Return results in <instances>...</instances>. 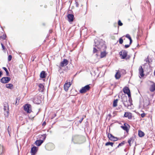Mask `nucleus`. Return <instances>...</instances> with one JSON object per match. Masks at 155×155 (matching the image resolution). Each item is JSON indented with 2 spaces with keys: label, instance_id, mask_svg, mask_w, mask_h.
Segmentation results:
<instances>
[{
  "label": "nucleus",
  "instance_id": "obj_1",
  "mask_svg": "<svg viewBox=\"0 0 155 155\" xmlns=\"http://www.w3.org/2000/svg\"><path fill=\"white\" fill-rule=\"evenodd\" d=\"M94 42L95 43V45H94L95 47L93 48V53H95L97 51V50L95 48L96 47H97L98 49L100 50L103 49L104 48L105 49V45L102 41L101 42L98 41L97 40L95 39L94 41Z\"/></svg>",
  "mask_w": 155,
  "mask_h": 155
},
{
  "label": "nucleus",
  "instance_id": "obj_2",
  "mask_svg": "<svg viewBox=\"0 0 155 155\" xmlns=\"http://www.w3.org/2000/svg\"><path fill=\"white\" fill-rule=\"evenodd\" d=\"M127 51L124 50H123L121 51L119 54L120 56H121V58L122 59H126V60L129 59L130 58L129 56H127Z\"/></svg>",
  "mask_w": 155,
  "mask_h": 155
},
{
  "label": "nucleus",
  "instance_id": "obj_3",
  "mask_svg": "<svg viewBox=\"0 0 155 155\" xmlns=\"http://www.w3.org/2000/svg\"><path fill=\"white\" fill-rule=\"evenodd\" d=\"M41 136L43 137V140H36L35 143V144L36 145L38 146H40L43 142L44 140H45V139L46 137V134H44L43 135H42Z\"/></svg>",
  "mask_w": 155,
  "mask_h": 155
},
{
  "label": "nucleus",
  "instance_id": "obj_4",
  "mask_svg": "<svg viewBox=\"0 0 155 155\" xmlns=\"http://www.w3.org/2000/svg\"><path fill=\"white\" fill-rule=\"evenodd\" d=\"M91 87L89 86V85H87L84 87L81 88V89L80 90L79 92L81 94L85 93L87 91H89Z\"/></svg>",
  "mask_w": 155,
  "mask_h": 155
},
{
  "label": "nucleus",
  "instance_id": "obj_5",
  "mask_svg": "<svg viewBox=\"0 0 155 155\" xmlns=\"http://www.w3.org/2000/svg\"><path fill=\"white\" fill-rule=\"evenodd\" d=\"M4 107L5 115V116H8L9 114V107L8 103L5 102L4 104Z\"/></svg>",
  "mask_w": 155,
  "mask_h": 155
},
{
  "label": "nucleus",
  "instance_id": "obj_6",
  "mask_svg": "<svg viewBox=\"0 0 155 155\" xmlns=\"http://www.w3.org/2000/svg\"><path fill=\"white\" fill-rule=\"evenodd\" d=\"M11 80V78L9 77H4L0 80L1 82L2 83H7Z\"/></svg>",
  "mask_w": 155,
  "mask_h": 155
},
{
  "label": "nucleus",
  "instance_id": "obj_7",
  "mask_svg": "<svg viewBox=\"0 0 155 155\" xmlns=\"http://www.w3.org/2000/svg\"><path fill=\"white\" fill-rule=\"evenodd\" d=\"M31 106L30 104H26L24 107V110L28 113H30L31 111Z\"/></svg>",
  "mask_w": 155,
  "mask_h": 155
},
{
  "label": "nucleus",
  "instance_id": "obj_8",
  "mask_svg": "<svg viewBox=\"0 0 155 155\" xmlns=\"http://www.w3.org/2000/svg\"><path fill=\"white\" fill-rule=\"evenodd\" d=\"M123 92L125 94H127L129 98L131 97V94L130 90L129 88L128 87H125L123 89Z\"/></svg>",
  "mask_w": 155,
  "mask_h": 155
},
{
  "label": "nucleus",
  "instance_id": "obj_9",
  "mask_svg": "<svg viewBox=\"0 0 155 155\" xmlns=\"http://www.w3.org/2000/svg\"><path fill=\"white\" fill-rule=\"evenodd\" d=\"M108 137L110 140L114 141H117L118 140V138L114 137L112 134H108Z\"/></svg>",
  "mask_w": 155,
  "mask_h": 155
},
{
  "label": "nucleus",
  "instance_id": "obj_10",
  "mask_svg": "<svg viewBox=\"0 0 155 155\" xmlns=\"http://www.w3.org/2000/svg\"><path fill=\"white\" fill-rule=\"evenodd\" d=\"M123 104L125 107H128L132 104V101L131 100L129 99L128 100L124 103Z\"/></svg>",
  "mask_w": 155,
  "mask_h": 155
},
{
  "label": "nucleus",
  "instance_id": "obj_11",
  "mask_svg": "<svg viewBox=\"0 0 155 155\" xmlns=\"http://www.w3.org/2000/svg\"><path fill=\"white\" fill-rule=\"evenodd\" d=\"M38 147L35 146H34L31 148V153L32 155H34L37 152Z\"/></svg>",
  "mask_w": 155,
  "mask_h": 155
},
{
  "label": "nucleus",
  "instance_id": "obj_12",
  "mask_svg": "<svg viewBox=\"0 0 155 155\" xmlns=\"http://www.w3.org/2000/svg\"><path fill=\"white\" fill-rule=\"evenodd\" d=\"M71 85V83L70 82L68 83H65L64 86V88L65 91H67L69 87Z\"/></svg>",
  "mask_w": 155,
  "mask_h": 155
},
{
  "label": "nucleus",
  "instance_id": "obj_13",
  "mask_svg": "<svg viewBox=\"0 0 155 155\" xmlns=\"http://www.w3.org/2000/svg\"><path fill=\"white\" fill-rule=\"evenodd\" d=\"M68 63V61L66 59H64L63 61L60 63V66L61 67H63L67 65Z\"/></svg>",
  "mask_w": 155,
  "mask_h": 155
},
{
  "label": "nucleus",
  "instance_id": "obj_14",
  "mask_svg": "<svg viewBox=\"0 0 155 155\" xmlns=\"http://www.w3.org/2000/svg\"><path fill=\"white\" fill-rule=\"evenodd\" d=\"M67 17L69 22H72L73 21L74 17L73 15L71 14H68L67 15Z\"/></svg>",
  "mask_w": 155,
  "mask_h": 155
},
{
  "label": "nucleus",
  "instance_id": "obj_15",
  "mask_svg": "<svg viewBox=\"0 0 155 155\" xmlns=\"http://www.w3.org/2000/svg\"><path fill=\"white\" fill-rule=\"evenodd\" d=\"M139 73L141 77H143L144 76L143 70L142 66H140L139 69Z\"/></svg>",
  "mask_w": 155,
  "mask_h": 155
},
{
  "label": "nucleus",
  "instance_id": "obj_16",
  "mask_svg": "<svg viewBox=\"0 0 155 155\" xmlns=\"http://www.w3.org/2000/svg\"><path fill=\"white\" fill-rule=\"evenodd\" d=\"M124 116L125 117L128 118L129 119H131L132 118V114L129 112H125Z\"/></svg>",
  "mask_w": 155,
  "mask_h": 155
},
{
  "label": "nucleus",
  "instance_id": "obj_17",
  "mask_svg": "<svg viewBox=\"0 0 155 155\" xmlns=\"http://www.w3.org/2000/svg\"><path fill=\"white\" fill-rule=\"evenodd\" d=\"M38 87L39 88L38 90L40 92H42L44 90V86L42 84H39Z\"/></svg>",
  "mask_w": 155,
  "mask_h": 155
},
{
  "label": "nucleus",
  "instance_id": "obj_18",
  "mask_svg": "<svg viewBox=\"0 0 155 155\" xmlns=\"http://www.w3.org/2000/svg\"><path fill=\"white\" fill-rule=\"evenodd\" d=\"M150 90L151 92H153L155 91V84L153 83L150 87Z\"/></svg>",
  "mask_w": 155,
  "mask_h": 155
},
{
  "label": "nucleus",
  "instance_id": "obj_19",
  "mask_svg": "<svg viewBox=\"0 0 155 155\" xmlns=\"http://www.w3.org/2000/svg\"><path fill=\"white\" fill-rule=\"evenodd\" d=\"M46 74L45 72L44 71H42L40 74V77L41 78H45L46 77Z\"/></svg>",
  "mask_w": 155,
  "mask_h": 155
},
{
  "label": "nucleus",
  "instance_id": "obj_20",
  "mask_svg": "<svg viewBox=\"0 0 155 155\" xmlns=\"http://www.w3.org/2000/svg\"><path fill=\"white\" fill-rule=\"evenodd\" d=\"M128 101L127 97L126 96L124 95L122 97V101L123 103H125V102Z\"/></svg>",
  "mask_w": 155,
  "mask_h": 155
},
{
  "label": "nucleus",
  "instance_id": "obj_21",
  "mask_svg": "<svg viewBox=\"0 0 155 155\" xmlns=\"http://www.w3.org/2000/svg\"><path fill=\"white\" fill-rule=\"evenodd\" d=\"M124 126H121V127L124 130L126 131L127 133H128L129 131V129L125 125V124H124Z\"/></svg>",
  "mask_w": 155,
  "mask_h": 155
},
{
  "label": "nucleus",
  "instance_id": "obj_22",
  "mask_svg": "<svg viewBox=\"0 0 155 155\" xmlns=\"http://www.w3.org/2000/svg\"><path fill=\"white\" fill-rule=\"evenodd\" d=\"M107 54V53H106L105 51L101 52L100 55L101 58H102L105 57Z\"/></svg>",
  "mask_w": 155,
  "mask_h": 155
},
{
  "label": "nucleus",
  "instance_id": "obj_23",
  "mask_svg": "<svg viewBox=\"0 0 155 155\" xmlns=\"http://www.w3.org/2000/svg\"><path fill=\"white\" fill-rule=\"evenodd\" d=\"M115 76L116 79H118L120 78L121 77V75L119 72H117L116 73Z\"/></svg>",
  "mask_w": 155,
  "mask_h": 155
},
{
  "label": "nucleus",
  "instance_id": "obj_24",
  "mask_svg": "<svg viewBox=\"0 0 155 155\" xmlns=\"http://www.w3.org/2000/svg\"><path fill=\"white\" fill-rule=\"evenodd\" d=\"M5 87L7 88L12 89L13 87V85L12 84H8L5 85Z\"/></svg>",
  "mask_w": 155,
  "mask_h": 155
},
{
  "label": "nucleus",
  "instance_id": "obj_25",
  "mask_svg": "<svg viewBox=\"0 0 155 155\" xmlns=\"http://www.w3.org/2000/svg\"><path fill=\"white\" fill-rule=\"evenodd\" d=\"M138 134L140 137H142L144 135V133L140 130H139Z\"/></svg>",
  "mask_w": 155,
  "mask_h": 155
},
{
  "label": "nucleus",
  "instance_id": "obj_26",
  "mask_svg": "<svg viewBox=\"0 0 155 155\" xmlns=\"http://www.w3.org/2000/svg\"><path fill=\"white\" fill-rule=\"evenodd\" d=\"M145 61L147 62V63L149 65L151 64V63L152 62L151 59H149L148 57L146 59Z\"/></svg>",
  "mask_w": 155,
  "mask_h": 155
},
{
  "label": "nucleus",
  "instance_id": "obj_27",
  "mask_svg": "<svg viewBox=\"0 0 155 155\" xmlns=\"http://www.w3.org/2000/svg\"><path fill=\"white\" fill-rule=\"evenodd\" d=\"M126 37L129 39L130 41V44H131L132 42V40L130 36V35L129 34H127L126 35Z\"/></svg>",
  "mask_w": 155,
  "mask_h": 155
},
{
  "label": "nucleus",
  "instance_id": "obj_28",
  "mask_svg": "<svg viewBox=\"0 0 155 155\" xmlns=\"http://www.w3.org/2000/svg\"><path fill=\"white\" fill-rule=\"evenodd\" d=\"M118 101V100L117 99H116L114 100L113 103V106L114 107H116L117 106V103Z\"/></svg>",
  "mask_w": 155,
  "mask_h": 155
},
{
  "label": "nucleus",
  "instance_id": "obj_29",
  "mask_svg": "<svg viewBox=\"0 0 155 155\" xmlns=\"http://www.w3.org/2000/svg\"><path fill=\"white\" fill-rule=\"evenodd\" d=\"M105 145L106 146L110 145L111 147H112L113 146L114 143L110 142H107L105 143Z\"/></svg>",
  "mask_w": 155,
  "mask_h": 155
},
{
  "label": "nucleus",
  "instance_id": "obj_30",
  "mask_svg": "<svg viewBox=\"0 0 155 155\" xmlns=\"http://www.w3.org/2000/svg\"><path fill=\"white\" fill-rule=\"evenodd\" d=\"M2 68L5 71L6 73V76H9V73L7 69L5 67H3Z\"/></svg>",
  "mask_w": 155,
  "mask_h": 155
},
{
  "label": "nucleus",
  "instance_id": "obj_31",
  "mask_svg": "<svg viewBox=\"0 0 155 155\" xmlns=\"http://www.w3.org/2000/svg\"><path fill=\"white\" fill-rule=\"evenodd\" d=\"M149 104V102L148 101H147V102H145L144 103L143 106L145 107H147Z\"/></svg>",
  "mask_w": 155,
  "mask_h": 155
},
{
  "label": "nucleus",
  "instance_id": "obj_32",
  "mask_svg": "<svg viewBox=\"0 0 155 155\" xmlns=\"http://www.w3.org/2000/svg\"><path fill=\"white\" fill-rule=\"evenodd\" d=\"M3 150V147L0 144V155L2 153Z\"/></svg>",
  "mask_w": 155,
  "mask_h": 155
},
{
  "label": "nucleus",
  "instance_id": "obj_33",
  "mask_svg": "<svg viewBox=\"0 0 155 155\" xmlns=\"http://www.w3.org/2000/svg\"><path fill=\"white\" fill-rule=\"evenodd\" d=\"M135 138V137H132L129 139L131 142H132V143H133L134 141Z\"/></svg>",
  "mask_w": 155,
  "mask_h": 155
},
{
  "label": "nucleus",
  "instance_id": "obj_34",
  "mask_svg": "<svg viewBox=\"0 0 155 155\" xmlns=\"http://www.w3.org/2000/svg\"><path fill=\"white\" fill-rule=\"evenodd\" d=\"M20 99L18 97L16 98V101L15 103V105H18Z\"/></svg>",
  "mask_w": 155,
  "mask_h": 155
},
{
  "label": "nucleus",
  "instance_id": "obj_35",
  "mask_svg": "<svg viewBox=\"0 0 155 155\" xmlns=\"http://www.w3.org/2000/svg\"><path fill=\"white\" fill-rule=\"evenodd\" d=\"M123 42V40L122 38L121 37L119 39V42L120 44H122Z\"/></svg>",
  "mask_w": 155,
  "mask_h": 155
},
{
  "label": "nucleus",
  "instance_id": "obj_36",
  "mask_svg": "<svg viewBox=\"0 0 155 155\" xmlns=\"http://www.w3.org/2000/svg\"><path fill=\"white\" fill-rule=\"evenodd\" d=\"M11 129L10 128H9V127L8 126V133L10 136H11V135H10V133H11L10 131H11Z\"/></svg>",
  "mask_w": 155,
  "mask_h": 155
},
{
  "label": "nucleus",
  "instance_id": "obj_37",
  "mask_svg": "<svg viewBox=\"0 0 155 155\" xmlns=\"http://www.w3.org/2000/svg\"><path fill=\"white\" fill-rule=\"evenodd\" d=\"M12 58V56L11 55H9L8 57V61H10Z\"/></svg>",
  "mask_w": 155,
  "mask_h": 155
},
{
  "label": "nucleus",
  "instance_id": "obj_38",
  "mask_svg": "<svg viewBox=\"0 0 155 155\" xmlns=\"http://www.w3.org/2000/svg\"><path fill=\"white\" fill-rule=\"evenodd\" d=\"M124 143H125V141H123V142H122L120 143L119 144V146H122L123 145H124Z\"/></svg>",
  "mask_w": 155,
  "mask_h": 155
},
{
  "label": "nucleus",
  "instance_id": "obj_39",
  "mask_svg": "<svg viewBox=\"0 0 155 155\" xmlns=\"http://www.w3.org/2000/svg\"><path fill=\"white\" fill-rule=\"evenodd\" d=\"M118 25L119 26H122L123 25V23L120 20L118 21Z\"/></svg>",
  "mask_w": 155,
  "mask_h": 155
},
{
  "label": "nucleus",
  "instance_id": "obj_40",
  "mask_svg": "<svg viewBox=\"0 0 155 155\" xmlns=\"http://www.w3.org/2000/svg\"><path fill=\"white\" fill-rule=\"evenodd\" d=\"M75 5L76 7H79V4L78 2H77L76 1H75Z\"/></svg>",
  "mask_w": 155,
  "mask_h": 155
},
{
  "label": "nucleus",
  "instance_id": "obj_41",
  "mask_svg": "<svg viewBox=\"0 0 155 155\" xmlns=\"http://www.w3.org/2000/svg\"><path fill=\"white\" fill-rule=\"evenodd\" d=\"M130 45L131 44H130V43L129 45H125V46H124L125 48H127L129 47Z\"/></svg>",
  "mask_w": 155,
  "mask_h": 155
},
{
  "label": "nucleus",
  "instance_id": "obj_42",
  "mask_svg": "<svg viewBox=\"0 0 155 155\" xmlns=\"http://www.w3.org/2000/svg\"><path fill=\"white\" fill-rule=\"evenodd\" d=\"M1 45H2V47L3 49V50H4L5 48V46H4V45H3V44L2 43H1Z\"/></svg>",
  "mask_w": 155,
  "mask_h": 155
},
{
  "label": "nucleus",
  "instance_id": "obj_43",
  "mask_svg": "<svg viewBox=\"0 0 155 155\" xmlns=\"http://www.w3.org/2000/svg\"><path fill=\"white\" fill-rule=\"evenodd\" d=\"M145 115V113H142L141 114V116L142 117H144Z\"/></svg>",
  "mask_w": 155,
  "mask_h": 155
},
{
  "label": "nucleus",
  "instance_id": "obj_44",
  "mask_svg": "<svg viewBox=\"0 0 155 155\" xmlns=\"http://www.w3.org/2000/svg\"><path fill=\"white\" fill-rule=\"evenodd\" d=\"M6 38V35H3V36H2V38L3 39H5Z\"/></svg>",
  "mask_w": 155,
  "mask_h": 155
},
{
  "label": "nucleus",
  "instance_id": "obj_45",
  "mask_svg": "<svg viewBox=\"0 0 155 155\" xmlns=\"http://www.w3.org/2000/svg\"><path fill=\"white\" fill-rule=\"evenodd\" d=\"M83 118H82L79 121L80 123H81L83 120Z\"/></svg>",
  "mask_w": 155,
  "mask_h": 155
},
{
  "label": "nucleus",
  "instance_id": "obj_46",
  "mask_svg": "<svg viewBox=\"0 0 155 155\" xmlns=\"http://www.w3.org/2000/svg\"><path fill=\"white\" fill-rule=\"evenodd\" d=\"M131 140L129 139L128 140V143H129V144L130 145V146L131 145H130V143H131Z\"/></svg>",
  "mask_w": 155,
  "mask_h": 155
},
{
  "label": "nucleus",
  "instance_id": "obj_47",
  "mask_svg": "<svg viewBox=\"0 0 155 155\" xmlns=\"http://www.w3.org/2000/svg\"><path fill=\"white\" fill-rule=\"evenodd\" d=\"M122 71L123 72V74H125L126 73L125 71L124 70H122Z\"/></svg>",
  "mask_w": 155,
  "mask_h": 155
},
{
  "label": "nucleus",
  "instance_id": "obj_48",
  "mask_svg": "<svg viewBox=\"0 0 155 155\" xmlns=\"http://www.w3.org/2000/svg\"><path fill=\"white\" fill-rule=\"evenodd\" d=\"M46 124V122L45 121H44L42 124L43 126H45Z\"/></svg>",
  "mask_w": 155,
  "mask_h": 155
},
{
  "label": "nucleus",
  "instance_id": "obj_49",
  "mask_svg": "<svg viewBox=\"0 0 155 155\" xmlns=\"http://www.w3.org/2000/svg\"><path fill=\"white\" fill-rule=\"evenodd\" d=\"M2 74V71H0V77H1Z\"/></svg>",
  "mask_w": 155,
  "mask_h": 155
},
{
  "label": "nucleus",
  "instance_id": "obj_50",
  "mask_svg": "<svg viewBox=\"0 0 155 155\" xmlns=\"http://www.w3.org/2000/svg\"><path fill=\"white\" fill-rule=\"evenodd\" d=\"M108 116H109L110 118H111V115L110 114H108Z\"/></svg>",
  "mask_w": 155,
  "mask_h": 155
},
{
  "label": "nucleus",
  "instance_id": "obj_51",
  "mask_svg": "<svg viewBox=\"0 0 155 155\" xmlns=\"http://www.w3.org/2000/svg\"><path fill=\"white\" fill-rule=\"evenodd\" d=\"M37 103V104H39L40 103V102H39V101H38L37 103Z\"/></svg>",
  "mask_w": 155,
  "mask_h": 155
},
{
  "label": "nucleus",
  "instance_id": "obj_52",
  "mask_svg": "<svg viewBox=\"0 0 155 155\" xmlns=\"http://www.w3.org/2000/svg\"><path fill=\"white\" fill-rule=\"evenodd\" d=\"M119 147H120V146H119V145H118V146H117V147H116V148H118Z\"/></svg>",
  "mask_w": 155,
  "mask_h": 155
},
{
  "label": "nucleus",
  "instance_id": "obj_53",
  "mask_svg": "<svg viewBox=\"0 0 155 155\" xmlns=\"http://www.w3.org/2000/svg\"><path fill=\"white\" fill-rule=\"evenodd\" d=\"M56 116V114H54V117H55Z\"/></svg>",
  "mask_w": 155,
  "mask_h": 155
},
{
  "label": "nucleus",
  "instance_id": "obj_54",
  "mask_svg": "<svg viewBox=\"0 0 155 155\" xmlns=\"http://www.w3.org/2000/svg\"><path fill=\"white\" fill-rule=\"evenodd\" d=\"M36 98H34V100H35H35H36Z\"/></svg>",
  "mask_w": 155,
  "mask_h": 155
},
{
  "label": "nucleus",
  "instance_id": "obj_55",
  "mask_svg": "<svg viewBox=\"0 0 155 155\" xmlns=\"http://www.w3.org/2000/svg\"><path fill=\"white\" fill-rule=\"evenodd\" d=\"M53 118H54V117H52V118H51V119H53Z\"/></svg>",
  "mask_w": 155,
  "mask_h": 155
}]
</instances>
